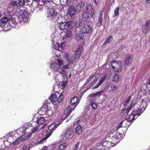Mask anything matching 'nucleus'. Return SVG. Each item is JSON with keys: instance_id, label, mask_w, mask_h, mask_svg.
Returning a JSON list of instances; mask_svg holds the SVG:
<instances>
[{"instance_id": "obj_1", "label": "nucleus", "mask_w": 150, "mask_h": 150, "mask_svg": "<svg viewBox=\"0 0 150 150\" xmlns=\"http://www.w3.org/2000/svg\"><path fill=\"white\" fill-rule=\"evenodd\" d=\"M145 103L143 100L141 102L138 101L136 103H132L128 107L127 109L123 108L122 110L121 115L122 116H126V120L131 122L135 119L136 116L140 115L142 112V108L144 107L142 104Z\"/></svg>"}, {"instance_id": "obj_2", "label": "nucleus", "mask_w": 150, "mask_h": 150, "mask_svg": "<svg viewBox=\"0 0 150 150\" xmlns=\"http://www.w3.org/2000/svg\"><path fill=\"white\" fill-rule=\"evenodd\" d=\"M87 12H84L83 13L82 18L84 21L88 20L90 18L89 14L91 17H92L94 14L93 9L92 8V6L91 4H88L85 7Z\"/></svg>"}, {"instance_id": "obj_3", "label": "nucleus", "mask_w": 150, "mask_h": 150, "mask_svg": "<svg viewBox=\"0 0 150 150\" xmlns=\"http://www.w3.org/2000/svg\"><path fill=\"white\" fill-rule=\"evenodd\" d=\"M27 128L25 127L23 128V132L22 133V137H19L16 140H14L13 142V144H17L20 143L23 141L29 139L31 136V133L28 134L25 133V130Z\"/></svg>"}, {"instance_id": "obj_4", "label": "nucleus", "mask_w": 150, "mask_h": 150, "mask_svg": "<svg viewBox=\"0 0 150 150\" xmlns=\"http://www.w3.org/2000/svg\"><path fill=\"white\" fill-rule=\"evenodd\" d=\"M63 98L64 96L62 93L60 94L56 93L51 96L50 99L52 103L56 102L57 103V102L59 103L61 102L63 100Z\"/></svg>"}, {"instance_id": "obj_5", "label": "nucleus", "mask_w": 150, "mask_h": 150, "mask_svg": "<svg viewBox=\"0 0 150 150\" xmlns=\"http://www.w3.org/2000/svg\"><path fill=\"white\" fill-rule=\"evenodd\" d=\"M80 31L84 33L88 34L91 33L92 29L91 26L87 25H81L80 26Z\"/></svg>"}, {"instance_id": "obj_6", "label": "nucleus", "mask_w": 150, "mask_h": 150, "mask_svg": "<svg viewBox=\"0 0 150 150\" xmlns=\"http://www.w3.org/2000/svg\"><path fill=\"white\" fill-rule=\"evenodd\" d=\"M111 65L112 68L116 71L120 72L122 69V67L120 64L117 61H115L111 63Z\"/></svg>"}, {"instance_id": "obj_7", "label": "nucleus", "mask_w": 150, "mask_h": 150, "mask_svg": "<svg viewBox=\"0 0 150 150\" xmlns=\"http://www.w3.org/2000/svg\"><path fill=\"white\" fill-rule=\"evenodd\" d=\"M75 12H76L74 6H70L69 7L68 9V14L71 18L74 19L75 18Z\"/></svg>"}, {"instance_id": "obj_8", "label": "nucleus", "mask_w": 150, "mask_h": 150, "mask_svg": "<svg viewBox=\"0 0 150 150\" xmlns=\"http://www.w3.org/2000/svg\"><path fill=\"white\" fill-rule=\"evenodd\" d=\"M10 16L4 17L0 20V26H5V24L7 22H9Z\"/></svg>"}, {"instance_id": "obj_9", "label": "nucleus", "mask_w": 150, "mask_h": 150, "mask_svg": "<svg viewBox=\"0 0 150 150\" xmlns=\"http://www.w3.org/2000/svg\"><path fill=\"white\" fill-rule=\"evenodd\" d=\"M83 50L82 45L79 46L75 52V59H76L78 58L81 55V52Z\"/></svg>"}, {"instance_id": "obj_10", "label": "nucleus", "mask_w": 150, "mask_h": 150, "mask_svg": "<svg viewBox=\"0 0 150 150\" xmlns=\"http://www.w3.org/2000/svg\"><path fill=\"white\" fill-rule=\"evenodd\" d=\"M19 17L20 18H25L28 16L27 13L24 10L19 9L18 11Z\"/></svg>"}, {"instance_id": "obj_11", "label": "nucleus", "mask_w": 150, "mask_h": 150, "mask_svg": "<svg viewBox=\"0 0 150 150\" xmlns=\"http://www.w3.org/2000/svg\"><path fill=\"white\" fill-rule=\"evenodd\" d=\"M132 62V59L129 54H127L125 58V65H129L131 64Z\"/></svg>"}, {"instance_id": "obj_12", "label": "nucleus", "mask_w": 150, "mask_h": 150, "mask_svg": "<svg viewBox=\"0 0 150 150\" xmlns=\"http://www.w3.org/2000/svg\"><path fill=\"white\" fill-rule=\"evenodd\" d=\"M97 77L96 76H93L88 80V84L89 86V84L91 86L94 84L97 81Z\"/></svg>"}, {"instance_id": "obj_13", "label": "nucleus", "mask_w": 150, "mask_h": 150, "mask_svg": "<svg viewBox=\"0 0 150 150\" xmlns=\"http://www.w3.org/2000/svg\"><path fill=\"white\" fill-rule=\"evenodd\" d=\"M50 69L53 71H56L59 69V67H58L57 64L56 62H54L51 64Z\"/></svg>"}, {"instance_id": "obj_14", "label": "nucleus", "mask_w": 150, "mask_h": 150, "mask_svg": "<svg viewBox=\"0 0 150 150\" xmlns=\"http://www.w3.org/2000/svg\"><path fill=\"white\" fill-rule=\"evenodd\" d=\"M106 78V76H103L100 79L98 83L97 84L93 87V89H96L98 88L104 82Z\"/></svg>"}, {"instance_id": "obj_15", "label": "nucleus", "mask_w": 150, "mask_h": 150, "mask_svg": "<svg viewBox=\"0 0 150 150\" xmlns=\"http://www.w3.org/2000/svg\"><path fill=\"white\" fill-rule=\"evenodd\" d=\"M66 22H61L59 23V28L62 30L68 29V26Z\"/></svg>"}, {"instance_id": "obj_16", "label": "nucleus", "mask_w": 150, "mask_h": 150, "mask_svg": "<svg viewBox=\"0 0 150 150\" xmlns=\"http://www.w3.org/2000/svg\"><path fill=\"white\" fill-rule=\"evenodd\" d=\"M9 22L8 23L9 25L11 27H14L17 23L16 21L15 18H13L11 16H10Z\"/></svg>"}, {"instance_id": "obj_17", "label": "nucleus", "mask_w": 150, "mask_h": 150, "mask_svg": "<svg viewBox=\"0 0 150 150\" xmlns=\"http://www.w3.org/2000/svg\"><path fill=\"white\" fill-rule=\"evenodd\" d=\"M64 58L68 61L69 64H71L73 63V58L69 56L68 54H66L65 55Z\"/></svg>"}, {"instance_id": "obj_18", "label": "nucleus", "mask_w": 150, "mask_h": 150, "mask_svg": "<svg viewBox=\"0 0 150 150\" xmlns=\"http://www.w3.org/2000/svg\"><path fill=\"white\" fill-rule=\"evenodd\" d=\"M150 30V27L148 25L147 23H146L144 26L142 27V31L144 33H147Z\"/></svg>"}, {"instance_id": "obj_19", "label": "nucleus", "mask_w": 150, "mask_h": 150, "mask_svg": "<svg viewBox=\"0 0 150 150\" xmlns=\"http://www.w3.org/2000/svg\"><path fill=\"white\" fill-rule=\"evenodd\" d=\"M45 120L44 117H41L39 118L37 121V123L38 126H40L44 124Z\"/></svg>"}, {"instance_id": "obj_20", "label": "nucleus", "mask_w": 150, "mask_h": 150, "mask_svg": "<svg viewBox=\"0 0 150 150\" xmlns=\"http://www.w3.org/2000/svg\"><path fill=\"white\" fill-rule=\"evenodd\" d=\"M60 124V123H58L57 124L56 123H52L48 127V129L50 130H54Z\"/></svg>"}, {"instance_id": "obj_21", "label": "nucleus", "mask_w": 150, "mask_h": 150, "mask_svg": "<svg viewBox=\"0 0 150 150\" xmlns=\"http://www.w3.org/2000/svg\"><path fill=\"white\" fill-rule=\"evenodd\" d=\"M103 11L102 12H100L99 16V18L98 21L97 23V25L98 26H100L102 25V22L103 20L102 16H103Z\"/></svg>"}, {"instance_id": "obj_22", "label": "nucleus", "mask_w": 150, "mask_h": 150, "mask_svg": "<svg viewBox=\"0 0 150 150\" xmlns=\"http://www.w3.org/2000/svg\"><path fill=\"white\" fill-rule=\"evenodd\" d=\"M117 88L113 84H110L107 87V90L109 91H115Z\"/></svg>"}, {"instance_id": "obj_23", "label": "nucleus", "mask_w": 150, "mask_h": 150, "mask_svg": "<svg viewBox=\"0 0 150 150\" xmlns=\"http://www.w3.org/2000/svg\"><path fill=\"white\" fill-rule=\"evenodd\" d=\"M82 129L81 126H78L75 128V131L78 135L80 134L82 132Z\"/></svg>"}, {"instance_id": "obj_24", "label": "nucleus", "mask_w": 150, "mask_h": 150, "mask_svg": "<svg viewBox=\"0 0 150 150\" xmlns=\"http://www.w3.org/2000/svg\"><path fill=\"white\" fill-rule=\"evenodd\" d=\"M67 144H60L57 149V150H64L67 147Z\"/></svg>"}, {"instance_id": "obj_25", "label": "nucleus", "mask_w": 150, "mask_h": 150, "mask_svg": "<svg viewBox=\"0 0 150 150\" xmlns=\"http://www.w3.org/2000/svg\"><path fill=\"white\" fill-rule=\"evenodd\" d=\"M71 131L70 129H68L65 132L64 136L66 138H68L71 135Z\"/></svg>"}, {"instance_id": "obj_26", "label": "nucleus", "mask_w": 150, "mask_h": 150, "mask_svg": "<svg viewBox=\"0 0 150 150\" xmlns=\"http://www.w3.org/2000/svg\"><path fill=\"white\" fill-rule=\"evenodd\" d=\"M103 144L104 146L107 148H109L112 146L111 145V143L108 141L104 142Z\"/></svg>"}, {"instance_id": "obj_27", "label": "nucleus", "mask_w": 150, "mask_h": 150, "mask_svg": "<svg viewBox=\"0 0 150 150\" xmlns=\"http://www.w3.org/2000/svg\"><path fill=\"white\" fill-rule=\"evenodd\" d=\"M78 99L76 97H75L72 98L71 100L70 103L71 105H74L76 103L77 104L78 103H77Z\"/></svg>"}, {"instance_id": "obj_28", "label": "nucleus", "mask_w": 150, "mask_h": 150, "mask_svg": "<svg viewBox=\"0 0 150 150\" xmlns=\"http://www.w3.org/2000/svg\"><path fill=\"white\" fill-rule=\"evenodd\" d=\"M84 36V33L83 32L78 33L76 35V38L78 40L82 39Z\"/></svg>"}, {"instance_id": "obj_29", "label": "nucleus", "mask_w": 150, "mask_h": 150, "mask_svg": "<svg viewBox=\"0 0 150 150\" xmlns=\"http://www.w3.org/2000/svg\"><path fill=\"white\" fill-rule=\"evenodd\" d=\"M112 38L111 36H109L108 38L106 39L104 43V44L105 45H106L108 44V43H109L111 41H112Z\"/></svg>"}, {"instance_id": "obj_30", "label": "nucleus", "mask_w": 150, "mask_h": 150, "mask_svg": "<svg viewBox=\"0 0 150 150\" xmlns=\"http://www.w3.org/2000/svg\"><path fill=\"white\" fill-rule=\"evenodd\" d=\"M119 77L118 75L116 74H114L113 78H112V80L113 81H115L116 82L118 81Z\"/></svg>"}, {"instance_id": "obj_31", "label": "nucleus", "mask_w": 150, "mask_h": 150, "mask_svg": "<svg viewBox=\"0 0 150 150\" xmlns=\"http://www.w3.org/2000/svg\"><path fill=\"white\" fill-rule=\"evenodd\" d=\"M90 104L92 108L94 110L96 109L97 108L96 104L95 103V101L94 100H91Z\"/></svg>"}, {"instance_id": "obj_32", "label": "nucleus", "mask_w": 150, "mask_h": 150, "mask_svg": "<svg viewBox=\"0 0 150 150\" xmlns=\"http://www.w3.org/2000/svg\"><path fill=\"white\" fill-rule=\"evenodd\" d=\"M73 21H71L66 22L68 26V28H72L74 27Z\"/></svg>"}, {"instance_id": "obj_33", "label": "nucleus", "mask_w": 150, "mask_h": 150, "mask_svg": "<svg viewBox=\"0 0 150 150\" xmlns=\"http://www.w3.org/2000/svg\"><path fill=\"white\" fill-rule=\"evenodd\" d=\"M47 106L46 105H44L41 107V111H42L43 114L46 113L48 109L46 108Z\"/></svg>"}, {"instance_id": "obj_34", "label": "nucleus", "mask_w": 150, "mask_h": 150, "mask_svg": "<svg viewBox=\"0 0 150 150\" xmlns=\"http://www.w3.org/2000/svg\"><path fill=\"white\" fill-rule=\"evenodd\" d=\"M119 8L117 7L114 10V16L115 17L117 16H119Z\"/></svg>"}, {"instance_id": "obj_35", "label": "nucleus", "mask_w": 150, "mask_h": 150, "mask_svg": "<svg viewBox=\"0 0 150 150\" xmlns=\"http://www.w3.org/2000/svg\"><path fill=\"white\" fill-rule=\"evenodd\" d=\"M53 47L57 50H60V45L58 43H56L53 45Z\"/></svg>"}, {"instance_id": "obj_36", "label": "nucleus", "mask_w": 150, "mask_h": 150, "mask_svg": "<svg viewBox=\"0 0 150 150\" xmlns=\"http://www.w3.org/2000/svg\"><path fill=\"white\" fill-rule=\"evenodd\" d=\"M75 9L76 13H79L81 11V8L79 5H77L75 8Z\"/></svg>"}, {"instance_id": "obj_37", "label": "nucleus", "mask_w": 150, "mask_h": 150, "mask_svg": "<svg viewBox=\"0 0 150 150\" xmlns=\"http://www.w3.org/2000/svg\"><path fill=\"white\" fill-rule=\"evenodd\" d=\"M18 4L19 6H23L25 4L24 0H18Z\"/></svg>"}, {"instance_id": "obj_38", "label": "nucleus", "mask_w": 150, "mask_h": 150, "mask_svg": "<svg viewBox=\"0 0 150 150\" xmlns=\"http://www.w3.org/2000/svg\"><path fill=\"white\" fill-rule=\"evenodd\" d=\"M73 24L74 26H76L78 27L80 25V22L78 21H73Z\"/></svg>"}, {"instance_id": "obj_39", "label": "nucleus", "mask_w": 150, "mask_h": 150, "mask_svg": "<svg viewBox=\"0 0 150 150\" xmlns=\"http://www.w3.org/2000/svg\"><path fill=\"white\" fill-rule=\"evenodd\" d=\"M120 135L121 134L120 132H117L116 133L115 135L113 137H112L115 139H119V136H120Z\"/></svg>"}, {"instance_id": "obj_40", "label": "nucleus", "mask_w": 150, "mask_h": 150, "mask_svg": "<svg viewBox=\"0 0 150 150\" xmlns=\"http://www.w3.org/2000/svg\"><path fill=\"white\" fill-rule=\"evenodd\" d=\"M131 96H129L127 97V99H126L123 103L124 105H126L127 103L129 102V100L131 99Z\"/></svg>"}, {"instance_id": "obj_41", "label": "nucleus", "mask_w": 150, "mask_h": 150, "mask_svg": "<svg viewBox=\"0 0 150 150\" xmlns=\"http://www.w3.org/2000/svg\"><path fill=\"white\" fill-rule=\"evenodd\" d=\"M48 138V136H47L46 135L44 138H42L40 140L39 142V143H40L42 144V143L44 142Z\"/></svg>"}, {"instance_id": "obj_42", "label": "nucleus", "mask_w": 150, "mask_h": 150, "mask_svg": "<svg viewBox=\"0 0 150 150\" xmlns=\"http://www.w3.org/2000/svg\"><path fill=\"white\" fill-rule=\"evenodd\" d=\"M38 127L36 126L35 127H33V128L31 129L32 132V133H34L36 132L38 130Z\"/></svg>"}, {"instance_id": "obj_43", "label": "nucleus", "mask_w": 150, "mask_h": 150, "mask_svg": "<svg viewBox=\"0 0 150 150\" xmlns=\"http://www.w3.org/2000/svg\"><path fill=\"white\" fill-rule=\"evenodd\" d=\"M54 11L53 10H51L50 11V12L48 13V17H50L54 15Z\"/></svg>"}, {"instance_id": "obj_44", "label": "nucleus", "mask_w": 150, "mask_h": 150, "mask_svg": "<svg viewBox=\"0 0 150 150\" xmlns=\"http://www.w3.org/2000/svg\"><path fill=\"white\" fill-rule=\"evenodd\" d=\"M71 107H69L67 110L66 112H67V117L69 115L71 112Z\"/></svg>"}, {"instance_id": "obj_45", "label": "nucleus", "mask_w": 150, "mask_h": 150, "mask_svg": "<svg viewBox=\"0 0 150 150\" xmlns=\"http://www.w3.org/2000/svg\"><path fill=\"white\" fill-rule=\"evenodd\" d=\"M77 5H79V6L81 8V7H83L85 6V3L81 1L79 3L77 4Z\"/></svg>"}, {"instance_id": "obj_46", "label": "nucleus", "mask_w": 150, "mask_h": 150, "mask_svg": "<svg viewBox=\"0 0 150 150\" xmlns=\"http://www.w3.org/2000/svg\"><path fill=\"white\" fill-rule=\"evenodd\" d=\"M52 110L50 109H48L46 113V114H47L49 116H51L52 114Z\"/></svg>"}, {"instance_id": "obj_47", "label": "nucleus", "mask_w": 150, "mask_h": 150, "mask_svg": "<svg viewBox=\"0 0 150 150\" xmlns=\"http://www.w3.org/2000/svg\"><path fill=\"white\" fill-rule=\"evenodd\" d=\"M10 4L11 6H13L17 5L18 4L17 2L15 1H12L11 2Z\"/></svg>"}, {"instance_id": "obj_48", "label": "nucleus", "mask_w": 150, "mask_h": 150, "mask_svg": "<svg viewBox=\"0 0 150 150\" xmlns=\"http://www.w3.org/2000/svg\"><path fill=\"white\" fill-rule=\"evenodd\" d=\"M80 143V142H78L73 147L72 150H76L78 148L79 145Z\"/></svg>"}, {"instance_id": "obj_49", "label": "nucleus", "mask_w": 150, "mask_h": 150, "mask_svg": "<svg viewBox=\"0 0 150 150\" xmlns=\"http://www.w3.org/2000/svg\"><path fill=\"white\" fill-rule=\"evenodd\" d=\"M58 65V67L62 65L63 64V62L61 60H59L58 61L57 63Z\"/></svg>"}, {"instance_id": "obj_50", "label": "nucleus", "mask_w": 150, "mask_h": 150, "mask_svg": "<svg viewBox=\"0 0 150 150\" xmlns=\"http://www.w3.org/2000/svg\"><path fill=\"white\" fill-rule=\"evenodd\" d=\"M71 33L70 32H67L66 33V36L67 37L69 38L71 37Z\"/></svg>"}, {"instance_id": "obj_51", "label": "nucleus", "mask_w": 150, "mask_h": 150, "mask_svg": "<svg viewBox=\"0 0 150 150\" xmlns=\"http://www.w3.org/2000/svg\"><path fill=\"white\" fill-rule=\"evenodd\" d=\"M59 72L60 74H64L65 72V70L63 69H60L59 70Z\"/></svg>"}, {"instance_id": "obj_52", "label": "nucleus", "mask_w": 150, "mask_h": 150, "mask_svg": "<svg viewBox=\"0 0 150 150\" xmlns=\"http://www.w3.org/2000/svg\"><path fill=\"white\" fill-rule=\"evenodd\" d=\"M71 3V0H67L66 2V5L67 6H68L70 5Z\"/></svg>"}, {"instance_id": "obj_53", "label": "nucleus", "mask_w": 150, "mask_h": 150, "mask_svg": "<svg viewBox=\"0 0 150 150\" xmlns=\"http://www.w3.org/2000/svg\"><path fill=\"white\" fill-rule=\"evenodd\" d=\"M65 45V42L61 43V44L60 45V48L62 50Z\"/></svg>"}, {"instance_id": "obj_54", "label": "nucleus", "mask_w": 150, "mask_h": 150, "mask_svg": "<svg viewBox=\"0 0 150 150\" xmlns=\"http://www.w3.org/2000/svg\"><path fill=\"white\" fill-rule=\"evenodd\" d=\"M122 122H120L118 125V127H117L116 129L115 130V131H116L120 127H122Z\"/></svg>"}, {"instance_id": "obj_55", "label": "nucleus", "mask_w": 150, "mask_h": 150, "mask_svg": "<svg viewBox=\"0 0 150 150\" xmlns=\"http://www.w3.org/2000/svg\"><path fill=\"white\" fill-rule=\"evenodd\" d=\"M5 148V144H4L2 146H0V150H4Z\"/></svg>"}, {"instance_id": "obj_56", "label": "nucleus", "mask_w": 150, "mask_h": 150, "mask_svg": "<svg viewBox=\"0 0 150 150\" xmlns=\"http://www.w3.org/2000/svg\"><path fill=\"white\" fill-rule=\"evenodd\" d=\"M123 48L122 46H120L119 48L118 49L117 51L118 52H120L122 51V50Z\"/></svg>"}, {"instance_id": "obj_57", "label": "nucleus", "mask_w": 150, "mask_h": 150, "mask_svg": "<svg viewBox=\"0 0 150 150\" xmlns=\"http://www.w3.org/2000/svg\"><path fill=\"white\" fill-rule=\"evenodd\" d=\"M63 67L64 69H68L69 68V66L68 65H65L63 66Z\"/></svg>"}, {"instance_id": "obj_58", "label": "nucleus", "mask_w": 150, "mask_h": 150, "mask_svg": "<svg viewBox=\"0 0 150 150\" xmlns=\"http://www.w3.org/2000/svg\"><path fill=\"white\" fill-rule=\"evenodd\" d=\"M51 0H42V2H50Z\"/></svg>"}, {"instance_id": "obj_59", "label": "nucleus", "mask_w": 150, "mask_h": 150, "mask_svg": "<svg viewBox=\"0 0 150 150\" xmlns=\"http://www.w3.org/2000/svg\"><path fill=\"white\" fill-rule=\"evenodd\" d=\"M102 92V91H98L96 92V94L97 96L98 95L100 94Z\"/></svg>"}, {"instance_id": "obj_60", "label": "nucleus", "mask_w": 150, "mask_h": 150, "mask_svg": "<svg viewBox=\"0 0 150 150\" xmlns=\"http://www.w3.org/2000/svg\"><path fill=\"white\" fill-rule=\"evenodd\" d=\"M47 147L46 146H45L42 148V150H47Z\"/></svg>"}, {"instance_id": "obj_61", "label": "nucleus", "mask_w": 150, "mask_h": 150, "mask_svg": "<svg viewBox=\"0 0 150 150\" xmlns=\"http://www.w3.org/2000/svg\"><path fill=\"white\" fill-rule=\"evenodd\" d=\"M146 23H147L148 25L150 27V20L146 22Z\"/></svg>"}, {"instance_id": "obj_62", "label": "nucleus", "mask_w": 150, "mask_h": 150, "mask_svg": "<svg viewBox=\"0 0 150 150\" xmlns=\"http://www.w3.org/2000/svg\"><path fill=\"white\" fill-rule=\"evenodd\" d=\"M52 131H51L49 134H48L47 135H46L47 136H48V137L51 135V134H52Z\"/></svg>"}, {"instance_id": "obj_63", "label": "nucleus", "mask_w": 150, "mask_h": 150, "mask_svg": "<svg viewBox=\"0 0 150 150\" xmlns=\"http://www.w3.org/2000/svg\"><path fill=\"white\" fill-rule=\"evenodd\" d=\"M67 82L66 81H65L63 83L62 85V86H63V87H65V85H66V84L67 83Z\"/></svg>"}, {"instance_id": "obj_64", "label": "nucleus", "mask_w": 150, "mask_h": 150, "mask_svg": "<svg viewBox=\"0 0 150 150\" xmlns=\"http://www.w3.org/2000/svg\"><path fill=\"white\" fill-rule=\"evenodd\" d=\"M92 95V96H97L96 94V93H93L91 95Z\"/></svg>"}]
</instances>
